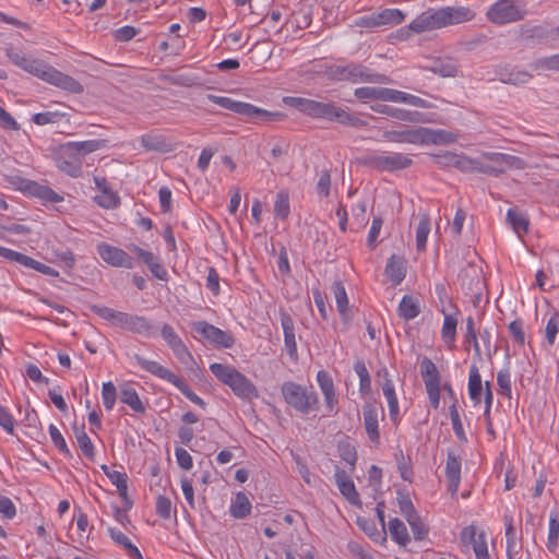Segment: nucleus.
<instances>
[{
  "label": "nucleus",
  "mask_w": 559,
  "mask_h": 559,
  "mask_svg": "<svg viewBox=\"0 0 559 559\" xmlns=\"http://www.w3.org/2000/svg\"><path fill=\"white\" fill-rule=\"evenodd\" d=\"M5 52L10 61L16 67L49 84L73 94H81L84 91L83 85L72 76L62 73L41 61L26 57L21 50L9 47Z\"/></svg>",
  "instance_id": "1"
},
{
  "label": "nucleus",
  "mask_w": 559,
  "mask_h": 559,
  "mask_svg": "<svg viewBox=\"0 0 559 559\" xmlns=\"http://www.w3.org/2000/svg\"><path fill=\"white\" fill-rule=\"evenodd\" d=\"M283 103L313 119H324L345 126L358 127L362 121L333 102L306 97L285 96Z\"/></svg>",
  "instance_id": "2"
},
{
  "label": "nucleus",
  "mask_w": 559,
  "mask_h": 559,
  "mask_svg": "<svg viewBox=\"0 0 559 559\" xmlns=\"http://www.w3.org/2000/svg\"><path fill=\"white\" fill-rule=\"evenodd\" d=\"M206 98L222 108L243 117L247 121L252 123L277 122L286 118V115L281 111H269L250 103L235 100L225 96L209 94Z\"/></svg>",
  "instance_id": "3"
},
{
  "label": "nucleus",
  "mask_w": 559,
  "mask_h": 559,
  "mask_svg": "<svg viewBox=\"0 0 559 559\" xmlns=\"http://www.w3.org/2000/svg\"><path fill=\"white\" fill-rule=\"evenodd\" d=\"M210 370L222 383L228 385L233 393L239 399L252 401L259 397L257 386L236 368L219 362H213L210 365Z\"/></svg>",
  "instance_id": "4"
},
{
  "label": "nucleus",
  "mask_w": 559,
  "mask_h": 559,
  "mask_svg": "<svg viewBox=\"0 0 559 559\" xmlns=\"http://www.w3.org/2000/svg\"><path fill=\"white\" fill-rule=\"evenodd\" d=\"M132 359L135 360V362L144 371L174 384L188 400H190L198 406L205 408L206 403L199 395H197L181 378H179L173 371L165 368L159 362L146 359L139 354H134Z\"/></svg>",
  "instance_id": "5"
},
{
  "label": "nucleus",
  "mask_w": 559,
  "mask_h": 559,
  "mask_svg": "<svg viewBox=\"0 0 559 559\" xmlns=\"http://www.w3.org/2000/svg\"><path fill=\"white\" fill-rule=\"evenodd\" d=\"M281 391L285 402L301 414H308L318 408V394L301 384L292 381L284 382Z\"/></svg>",
  "instance_id": "6"
},
{
  "label": "nucleus",
  "mask_w": 559,
  "mask_h": 559,
  "mask_svg": "<svg viewBox=\"0 0 559 559\" xmlns=\"http://www.w3.org/2000/svg\"><path fill=\"white\" fill-rule=\"evenodd\" d=\"M5 181L14 189L25 194L40 199L44 203H58L63 201V197L55 192L48 186L36 181L25 179L21 176H7Z\"/></svg>",
  "instance_id": "7"
},
{
  "label": "nucleus",
  "mask_w": 559,
  "mask_h": 559,
  "mask_svg": "<svg viewBox=\"0 0 559 559\" xmlns=\"http://www.w3.org/2000/svg\"><path fill=\"white\" fill-rule=\"evenodd\" d=\"M413 160L407 154L383 152L368 156L365 164L378 171H396L408 168Z\"/></svg>",
  "instance_id": "8"
},
{
  "label": "nucleus",
  "mask_w": 559,
  "mask_h": 559,
  "mask_svg": "<svg viewBox=\"0 0 559 559\" xmlns=\"http://www.w3.org/2000/svg\"><path fill=\"white\" fill-rule=\"evenodd\" d=\"M526 11L514 0H498L488 12L487 17L495 24H507L524 19Z\"/></svg>",
  "instance_id": "9"
},
{
  "label": "nucleus",
  "mask_w": 559,
  "mask_h": 559,
  "mask_svg": "<svg viewBox=\"0 0 559 559\" xmlns=\"http://www.w3.org/2000/svg\"><path fill=\"white\" fill-rule=\"evenodd\" d=\"M191 326L195 333L214 347L230 348L235 344V337L230 332L221 330L206 321L192 322Z\"/></svg>",
  "instance_id": "10"
},
{
  "label": "nucleus",
  "mask_w": 559,
  "mask_h": 559,
  "mask_svg": "<svg viewBox=\"0 0 559 559\" xmlns=\"http://www.w3.org/2000/svg\"><path fill=\"white\" fill-rule=\"evenodd\" d=\"M96 250L103 261L114 267L132 269L134 266L133 259L121 248L99 242Z\"/></svg>",
  "instance_id": "11"
},
{
  "label": "nucleus",
  "mask_w": 559,
  "mask_h": 559,
  "mask_svg": "<svg viewBox=\"0 0 559 559\" xmlns=\"http://www.w3.org/2000/svg\"><path fill=\"white\" fill-rule=\"evenodd\" d=\"M371 109L376 112L390 116L401 121H408L412 123H429L431 121L428 114L417 110L396 108L383 104L371 106Z\"/></svg>",
  "instance_id": "12"
},
{
  "label": "nucleus",
  "mask_w": 559,
  "mask_h": 559,
  "mask_svg": "<svg viewBox=\"0 0 559 559\" xmlns=\"http://www.w3.org/2000/svg\"><path fill=\"white\" fill-rule=\"evenodd\" d=\"M119 328L145 337L156 332L154 324L146 317L128 312H123Z\"/></svg>",
  "instance_id": "13"
},
{
  "label": "nucleus",
  "mask_w": 559,
  "mask_h": 559,
  "mask_svg": "<svg viewBox=\"0 0 559 559\" xmlns=\"http://www.w3.org/2000/svg\"><path fill=\"white\" fill-rule=\"evenodd\" d=\"M442 27L457 25L475 19L476 12L469 7H443L440 8Z\"/></svg>",
  "instance_id": "14"
},
{
  "label": "nucleus",
  "mask_w": 559,
  "mask_h": 559,
  "mask_svg": "<svg viewBox=\"0 0 559 559\" xmlns=\"http://www.w3.org/2000/svg\"><path fill=\"white\" fill-rule=\"evenodd\" d=\"M128 249L134 252L138 258L147 265L152 275L160 281L168 280V272L165 266L160 263L159 258L153 252L147 251L136 245H130Z\"/></svg>",
  "instance_id": "15"
},
{
  "label": "nucleus",
  "mask_w": 559,
  "mask_h": 559,
  "mask_svg": "<svg viewBox=\"0 0 559 559\" xmlns=\"http://www.w3.org/2000/svg\"><path fill=\"white\" fill-rule=\"evenodd\" d=\"M495 74L500 82L512 85L525 84L532 79L530 72L511 64L497 66Z\"/></svg>",
  "instance_id": "16"
},
{
  "label": "nucleus",
  "mask_w": 559,
  "mask_h": 559,
  "mask_svg": "<svg viewBox=\"0 0 559 559\" xmlns=\"http://www.w3.org/2000/svg\"><path fill=\"white\" fill-rule=\"evenodd\" d=\"M439 9H429L419 14L414 21L411 22L408 28L414 33H423L442 27L441 15Z\"/></svg>",
  "instance_id": "17"
},
{
  "label": "nucleus",
  "mask_w": 559,
  "mask_h": 559,
  "mask_svg": "<svg viewBox=\"0 0 559 559\" xmlns=\"http://www.w3.org/2000/svg\"><path fill=\"white\" fill-rule=\"evenodd\" d=\"M439 9H429L419 14L414 21L411 22L408 28L414 33H423L442 27L441 15Z\"/></svg>",
  "instance_id": "18"
},
{
  "label": "nucleus",
  "mask_w": 559,
  "mask_h": 559,
  "mask_svg": "<svg viewBox=\"0 0 559 559\" xmlns=\"http://www.w3.org/2000/svg\"><path fill=\"white\" fill-rule=\"evenodd\" d=\"M461 539L464 544L472 545L476 559H489L485 535L477 534L476 527H465L461 533Z\"/></svg>",
  "instance_id": "19"
},
{
  "label": "nucleus",
  "mask_w": 559,
  "mask_h": 559,
  "mask_svg": "<svg viewBox=\"0 0 559 559\" xmlns=\"http://www.w3.org/2000/svg\"><path fill=\"white\" fill-rule=\"evenodd\" d=\"M456 140L457 135L451 131L420 127V145H445Z\"/></svg>",
  "instance_id": "20"
},
{
  "label": "nucleus",
  "mask_w": 559,
  "mask_h": 559,
  "mask_svg": "<svg viewBox=\"0 0 559 559\" xmlns=\"http://www.w3.org/2000/svg\"><path fill=\"white\" fill-rule=\"evenodd\" d=\"M349 81L353 83L369 82L379 84H389L390 78L382 73L372 72L369 68L361 64H349Z\"/></svg>",
  "instance_id": "21"
},
{
  "label": "nucleus",
  "mask_w": 559,
  "mask_h": 559,
  "mask_svg": "<svg viewBox=\"0 0 559 559\" xmlns=\"http://www.w3.org/2000/svg\"><path fill=\"white\" fill-rule=\"evenodd\" d=\"M383 139L393 143H407L420 145V127H402L399 130H388L382 134Z\"/></svg>",
  "instance_id": "22"
},
{
  "label": "nucleus",
  "mask_w": 559,
  "mask_h": 559,
  "mask_svg": "<svg viewBox=\"0 0 559 559\" xmlns=\"http://www.w3.org/2000/svg\"><path fill=\"white\" fill-rule=\"evenodd\" d=\"M461 457L456 455L453 451H448L445 462V476L449 483V491L451 492L452 496H454L459 489V485L461 481Z\"/></svg>",
  "instance_id": "23"
},
{
  "label": "nucleus",
  "mask_w": 559,
  "mask_h": 559,
  "mask_svg": "<svg viewBox=\"0 0 559 559\" xmlns=\"http://www.w3.org/2000/svg\"><path fill=\"white\" fill-rule=\"evenodd\" d=\"M335 484L341 493L347 499L350 504H359V493L356 490L355 484L346 471L336 467L335 469Z\"/></svg>",
  "instance_id": "24"
},
{
  "label": "nucleus",
  "mask_w": 559,
  "mask_h": 559,
  "mask_svg": "<svg viewBox=\"0 0 559 559\" xmlns=\"http://www.w3.org/2000/svg\"><path fill=\"white\" fill-rule=\"evenodd\" d=\"M364 426L371 442L378 443L380 440L378 409L374 404L366 403L362 407Z\"/></svg>",
  "instance_id": "25"
},
{
  "label": "nucleus",
  "mask_w": 559,
  "mask_h": 559,
  "mask_svg": "<svg viewBox=\"0 0 559 559\" xmlns=\"http://www.w3.org/2000/svg\"><path fill=\"white\" fill-rule=\"evenodd\" d=\"M281 325L284 332V343L288 355L292 358L297 357V342L295 335L294 320L289 313L281 311Z\"/></svg>",
  "instance_id": "26"
},
{
  "label": "nucleus",
  "mask_w": 559,
  "mask_h": 559,
  "mask_svg": "<svg viewBox=\"0 0 559 559\" xmlns=\"http://www.w3.org/2000/svg\"><path fill=\"white\" fill-rule=\"evenodd\" d=\"M317 381L324 396L326 407L330 411H333L338 401L335 394L332 377L325 370H320L317 373Z\"/></svg>",
  "instance_id": "27"
},
{
  "label": "nucleus",
  "mask_w": 559,
  "mask_h": 559,
  "mask_svg": "<svg viewBox=\"0 0 559 559\" xmlns=\"http://www.w3.org/2000/svg\"><path fill=\"white\" fill-rule=\"evenodd\" d=\"M425 69L442 78H454L459 72L456 62L450 58H435L425 66Z\"/></svg>",
  "instance_id": "28"
},
{
  "label": "nucleus",
  "mask_w": 559,
  "mask_h": 559,
  "mask_svg": "<svg viewBox=\"0 0 559 559\" xmlns=\"http://www.w3.org/2000/svg\"><path fill=\"white\" fill-rule=\"evenodd\" d=\"M58 167L61 171L71 177H79L82 174V159L74 154L64 152V144L61 146Z\"/></svg>",
  "instance_id": "29"
},
{
  "label": "nucleus",
  "mask_w": 559,
  "mask_h": 559,
  "mask_svg": "<svg viewBox=\"0 0 559 559\" xmlns=\"http://www.w3.org/2000/svg\"><path fill=\"white\" fill-rule=\"evenodd\" d=\"M354 95L358 99L393 102L394 90L388 87L364 86L356 88Z\"/></svg>",
  "instance_id": "30"
},
{
  "label": "nucleus",
  "mask_w": 559,
  "mask_h": 559,
  "mask_svg": "<svg viewBox=\"0 0 559 559\" xmlns=\"http://www.w3.org/2000/svg\"><path fill=\"white\" fill-rule=\"evenodd\" d=\"M438 163L447 166H453L463 173H474L476 158H471L465 155L447 153L437 156Z\"/></svg>",
  "instance_id": "31"
},
{
  "label": "nucleus",
  "mask_w": 559,
  "mask_h": 559,
  "mask_svg": "<svg viewBox=\"0 0 559 559\" xmlns=\"http://www.w3.org/2000/svg\"><path fill=\"white\" fill-rule=\"evenodd\" d=\"M420 376L425 383L426 390L440 388V373L435 362L424 357L420 361Z\"/></svg>",
  "instance_id": "32"
},
{
  "label": "nucleus",
  "mask_w": 559,
  "mask_h": 559,
  "mask_svg": "<svg viewBox=\"0 0 559 559\" xmlns=\"http://www.w3.org/2000/svg\"><path fill=\"white\" fill-rule=\"evenodd\" d=\"M331 289L335 298L337 311L343 322L348 323L350 321V313L348 309V298L344 285L337 281L333 283Z\"/></svg>",
  "instance_id": "33"
},
{
  "label": "nucleus",
  "mask_w": 559,
  "mask_h": 559,
  "mask_svg": "<svg viewBox=\"0 0 559 559\" xmlns=\"http://www.w3.org/2000/svg\"><path fill=\"white\" fill-rule=\"evenodd\" d=\"M385 274L394 285L401 284L406 275L404 259L395 254L391 255L385 266Z\"/></svg>",
  "instance_id": "34"
},
{
  "label": "nucleus",
  "mask_w": 559,
  "mask_h": 559,
  "mask_svg": "<svg viewBox=\"0 0 559 559\" xmlns=\"http://www.w3.org/2000/svg\"><path fill=\"white\" fill-rule=\"evenodd\" d=\"M102 147V141L99 140H87L80 142H68L64 144V152H69L70 154H74L81 159Z\"/></svg>",
  "instance_id": "35"
},
{
  "label": "nucleus",
  "mask_w": 559,
  "mask_h": 559,
  "mask_svg": "<svg viewBox=\"0 0 559 559\" xmlns=\"http://www.w3.org/2000/svg\"><path fill=\"white\" fill-rule=\"evenodd\" d=\"M141 144L148 151L168 153L173 151V145L163 135L144 134L141 136Z\"/></svg>",
  "instance_id": "36"
},
{
  "label": "nucleus",
  "mask_w": 559,
  "mask_h": 559,
  "mask_svg": "<svg viewBox=\"0 0 559 559\" xmlns=\"http://www.w3.org/2000/svg\"><path fill=\"white\" fill-rule=\"evenodd\" d=\"M399 316L405 321L415 319L420 313V306L418 299L413 296L405 295L400 301Z\"/></svg>",
  "instance_id": "37"
},
{
  "label": "nucleus",
  "mask_w": 559,
  "mask_h": 559,
  "mask_svg": "<svg viewBox=\"0 0 559 559\" xmlns=\"http://www.w3.org/2000/svg\"><path fill=\"white\" fill-rule=\"evenodd\" d=\"M120 401L135 412L143 414L145 412V405L140 400L138 392L130 385L122 386L120 390Z\"/></svg>",
  "instance_id": "38"
},
{
  "label": "nucleus",
  "mask_w": 559,
  "mask_h": 559,
  "mask_svg": "<svg viewBox=\"0 0 559 559\" xmlns=\"http://www.w3.org/2000/svg\"><path fill=\"white\" fill-rule=\"evenodd\" d=\"M481 377L476 365L471 366L468 377V394L471 400L478 404L481 401Z\"/></svg>",
  "instance_id": "39"
},
{
  "label": "nucleus",
  "mask_w": 559,
  "mask_h": 559,
  "mask_svg": "<svg viewBox=\"0 0 559 559\" xmlns=\"http://www.w3.org/2000/svg\"><path fill=\"white\" fill-rule=\"evenodd\" d=\"M507 222L512 226L513 230L519 235L526 234L528 230V218L525 214L516 209H509L507 212Z\"/></svg>",
  "instance_id": "40"
},
{
  "label": "nucleus",
  "mask_w": 559,
  "mask_h": 559,
  "mask_svg": "<svg viewBox=\"0 0 559 559\" xmlns=\"http://www.w3.org/2000/svg\"><path fill=\"white\" fill-rule=\"evenodd\" d=\"M73 430H74V435H75L80 450L87 459L93 461L95 457V450H94V445L92 443L91 438L87 436V433L84 430V426H82V427L74 426Z\"/></svg>",
  "instance_id": "41"
},
{
  "label": "nucleus",
  "mask_w": 559,
  "mask_h": 559,
  "mask_svg": "<svg viewBox=\"0 0 559 559\" xmlns=\"http://www.w3.org/2000/svg\"><path fill=\"white\" fill-rule=\"evenodd\" d=\"M389 532L391 538L397 544L405 546L409 542V536L405 524L397 518L389 521Z\"/></svg>",
  "instance_id": "42"
},
{
  "label": "nucleus",
  "mask_w": 559,
  "mask_h": 559,
  "mask_svg": "<svg viewBox=\"0 0 559 559\" xmlns=\"http://www.w3.org/2000/svg\"><path fill=\"white\" fill-rule=\"evenodd\" d=\"M483 158L498 167H518V164L521 163V159L516 156L496 152L484 153Z\"/></svg>",
  "instance_id": "43"
},
{
  "label": "nucleus",
  "mask_w": 559,
  "mask_h": 559,
  "mask_svg": "<svg viewBox=\"0 0 559 559\" xmlns=\"http://www.w3.org/2000/svg\"><path fill=\"white\" fill-rule=\"evenodd\" d=\"M430 233V217L427 214L420 215L416 229V248L418 251H425L427 238Z\"/></svg>",
  "instance_id": "44"
},
{
  "label": "nucleus",
  "mask_w": 559,
  "mask_h": 559,
  "mask_svg": "<svg viewBox=\"0 0 559 559\" xmlns=\"http://www.w3.org/2000/svg\"><path fill=\"white\" fill-rule=\"evenodd\" d=\"M354 370L359 378V392L361 395H367L371 391V378L367 370L364 360L358 359L354 364Z\"/></svg>",
  "instance_id": "45"
},
{
  "label": "nucleus",
  "mask_w": 559,
  "mask_h": 559,
  "mask_svg": "<svg viewBox=\"0 0 559 559\" xmlns=\"http://www.w3.org/2000/svg\"><path fill=\"white\" fill-rule=\"evenodd\" d=\"M251 511V503L247 496L238 492L234 503L230 506V514L235 519H245Z\"/></svg>",
  "instance_id": "46"
},
{
  "label": "nucleus",
  "mask_w": 559,
  "mask_h": 559,
  "mask_svg": "<svg viewBox=\"0 0 559 559\" xmlns=\"http://www.w3.org/2000/svg\"><path fill=\"white\" fill-rule=\"evenodd\" d=\"M91 310L98 316L100 319L110 322L112 325H120L121 318L123 312L115 310L112 308L106 306L94 305L91 307Z\"/></svg>",
  "instance_id": "47"
},
{
  "label": "nucleus",
  "mask_w": 559,
  "mask_h": 559,
  "mask_svg": "<svg viewBox=\"0 0 559 559\" xmlns=\"http://www.w3.org/2000/svg\"><path fill=\"white\" fill-rule=\"evenodd\" d=\"M393 103H403L419 108H431L432 104L419 96L394 90Z\"/></svg>",
  "instance_id": "48"
},
{
  "label": "nucleus",
  "mask_w": 559,
  "mask_h": 559,
  "mask_svg": "<svg viewBox=\"0 0 559 559\" xmlns=\"http://www.w3.org/2000/svg\"><path fill=\"white\" fill-rule=\"evenodd\" d=\"M376 15L379 26L397 25L405 19V14L399 9H384Z\"/></svg>",
  "instance_id": "49"
},
{
  "label": "nucleus",
  "mask_w": 559,
  "mask_h": 559,
  "mask_svg": "<svg viewBox=\"0 0 559 559\" xmlns=\"http://www.w3.org/2000/svg\"><path fill=\"white\" fill-rule=\"evenodd\" d=\"M559 542V514L552 511L549 516V533L547 539V548L550 552H555Z\"/></svg>",
  "instance_id": "50"
},
{
  "label": "nucleus",
  "mask_w": 559,
  "mask_h": 559,
  "mask_svg": "<svg viewBox=\"0 0 559 559\" xmlns=\"http://www.w3.org/2000/svg\"><path fill=\"white\" fill-rule=\"evenodd\" d=\"M4 259L8 260V261H11V262H16L21 265H24L28 269H33L35 271H37V267L39 265V261L24 254V253H21V252H17V251H14L12 249H7V252L4 254Z\"/></svg>",
  "instance_id": "51"
},
{
  "label": "nucleus",
  "mask_w": 559,
  "mask_h": 559,
  "mask_svg": "<svg viewBox=\"0 0 559 559\" xmlns=\"http://www.w3.org/2000/svg\"><path fill=\"white\" fill-rule=\"evenodd\" d=\"M95 202L104 209H116L120 204L119 195L109 189H104L99 194L94 198Z\"/></svg>",
  "instance_id": "52"
},
{
  "label": "nucleus",
  "mask_w": 559,
  "mask_h": 559,
  "mask_svg": "<svg viewBox=\"0 0 559 559\" xmlns=\"http://www.w3.org/2000/svg\"><path fill=\"white\" fill-rule=\"evenodd\" d=\"M396 500L400 508L401 513L405 516V519L412 518L417 514V511L414 508V504L411 500L409 493L404 489H399L396 492Z\"/></svg>",
  "instance_id": "53"
},
{
  "label": "nucleus",
  "mask_w": 559,
  "mask_h": 559,
  "mask_svg": "<svg viewBox=\"0 0 559 559\" xmlns=\"http://www.w3.org/2000/svg\"><path fill=\"white\" fill-rule=\"evenodd\" d=\"M442 312H444L442 310ZM444 314L443 325L441 330L442 338L447 343H454L455 336H456V325H457V319L454 314Z\"/></svg>",
  "instance_id": "54"
},
{
  "label": "nucleus",
  "mask_w": 559,
  "mask_h": 559,
  "mask_svg": "<svg viewBox=\"0 0 559 559\" xmlns=\"http://www.w3.org/2000/svg\"><path fill=\"white\" fill-rule=\"evenodd\" d=\"M289 194L286 190H282L276 195L274 214L276 217L285 219L289 215Z\"/></svg>",
  "instance_id": "55"
},
{
  "label": "nucleus",
  "mask_w": 559,
  "mask_h": 559,
  "mask_svg": "<svg viewBox=\"0 0 559 559\" xmlns=\"http://www.w3.org/2000/svg\"><path fill=\"white\" fill-rule=\"evenodd\" d=\"M449 412H450L452 428H453V431H454L456 438L460 441H466L467 439H466L463 424L461 421V417H460V414L457 411V405H455V403H452L449 407Z\"/></svg>",
  "instance_id": "56"
},
{
  "label": "nucleus",
  "mask_w": 559,
  "mask_h": 559,
  "mask_svg": "<svg viewBox=\"0 0 559 559\" xmlns=\"http://www.w3.org/2000/svg\"><path fill=\"white\" fill-rule=\"evenodd\" d=\"M63 114L58 111L37 112L32 116V121L37 126L58 123L62 120Z\"/></svg>",
  "instance_id": "57"
},
{
  "label": "nucleus",
  "mask_w": 559,
  "mask_h": 559,
  "mask_svg": "<svg viewBox=\"0 0 559 559\" xmlns=\"http://www.w3.org/2000/svg\"><path fill=\"white\" fill-rule=\"evenodd\" d=\"M103 404L107 411H111L115 406L117 399V389L112 382L108 381L103 383L102 388Z\"/></svg>",
  "instance_id": "58"
},
{
  "label": "nucleus",
  "mask_w": 559,
  "mask_h": 559,
  "mask_svg": "<svg viewBox=\"0 0 559 559\" xmlns=\"http://www.w3.org/2000/svg\"><path fill=\"white\" fill-rule=\"evenodd\" d=\"M497 384L499 386V392L507 396L511 397V373L509 368L500 369L497 373Z\"/></svg>",
  "instance_id": "59"
},
{
  "label": "nucleus",
  "mask_w": 559,
  "mask_h": 559,
  "mask_svg": "<svg viewBox=\"0 0 559 559\" xmlns=\"http://www.w3.org/2000/svg\"><path fill=\"white\" fill-rule=\"evenodd\" d=\"M406 521L411 526L415 539L421 540L427 536L428 528L426 527L425 523L421 521L418 514H415L414 516L406 519Z\"/></svg>",
  "instance_id": "60"
},
{
  "label": "nucleus",
  "mask_w": 559,
  "mask_h": 559,
  "mask_svg": "<svg viewBox=\"0 0 559 559\" xmlns=\"http://www.w3.org/2000/svg\"><path fill=\"white\" fill-rule=\"evenodd\" d=\"M48 430H49L50 438H51L53 444L58 448V450L60 452H62L63 454L71 456V452H70V450L67 445V442H66L63 436L61 435L60 430L53 424L49 425Z\"/></svg>",
  "instance_id": "61"
},
{
  "label": "nucleus",
  "mask_w": 559,
  "mask_h": 559,
  "mask_svg": "<svg viewBox=\"0 0 559 559\" xmlns=\"http://www.w3.org/2000/svg\"><path fill=\"white\" fill-rule=\"evenodd\" d=\"M171 350H173L174 355L176 356V358L181 364H183L186 366L195 364L192 354L190 353V350L188 349V347L186 346L183 341L180 344H177L174 348H171Z\"/></svg>",
  "instance_id": "62"
},
{
  "label": "nucleus",
  "mask_w": 559,
  "mask_h": 559,
  "mask_svg": "<svg viewBox=\"0 0 559 559\" xmlns=\"http://www.w3.org/2000/svg\"><path fill=\"white\" fill-rule=\"evenodd\" d=\"M160 335L164 338V341L166 342V344L169 346L170 349L174 348L177 344H180L182 342L181 337L176 333L174 328L168 323H165L162 326Z\"/></svg>",
  "instance_id": "63"
},
{
  "label": "nucleus",
  "mask_w": 559,
  "mask_h": 559,
  "mask_svg": "<svg viewBox=\"0 0 559 559\" xmlns=\"http://www.w3.org/2000/svg\"><path fill=\"white\" fill-rule=\"evenodd\" d=\"M559 332V314L555 313L551 316L546 324V340L549 345L555 343L556 336Z\"/></svg>",
  "instance_id": "64"
}]
</instances>
